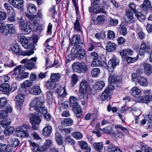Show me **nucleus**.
<instances>
[{
  "label": "nucleus",
  "mask_w": 152,
  "mask_h": 152,
  "mask_svg": "<svg viewBox=\"0 0 152 152\" xmlns=\"http://www.w3.org/2000/svg\"><path fill=\"white\" fill-rule=\"evenodd\" d=\"M30 128V126L26 124H24L22 126L18 127L16 129L17 135L22 137H28L29 134L27 129H29Z\"/></svg>",
  "instance_id": "obj_4"
},
{
  "label": "nucleus",
  "mask_w": 152,
  "mask_h": 152,
  "mask_svg": "<svg viewBox=\"0 0 152 152\" xmlns=\"http://www.w3.org/2000/svg\"><path fill=\"white\" fill-rule=\"evenodd\" d=\"M41 92L40 87L38 86H35L31 88L29 91V93L32 94L37 95Z\"/></svg>",
  "instance_id": "obj_17"
},
{
  "label": "nucleus",
  "mask_w": 152,
  "mask_h": 152,
  "mask_svg": "<svg viewBox=\"0 0 152 152\" xmlns=\"http://www.w3.org/2000/svg\"><path fill=\"white\" fill-rule=\"evenodd\" d=\"M106 17L104 15H98L96 20H93L94 23L95 24H100L104 23L105 21Z\"/></svg>",
  "instance_id": "obj_19"
},
{
  "label": "nucleus",
  "mask_w": 152,
  "mask_h": 152,
  "mask_svg": "<svg viewBox=\"0 0 152 152\" xmlns=\"http://www.w3.org/2000/svg\"><path fill=\"white\" fill-rule=\"evenodd\" d=\"M11 120L10 119H4L2 120L0 123L1 126L4 128H6L8 126L11 124Z\"/></svg>",
  "instance_id": "obj_38"
},
{
  "label": "nucleus",
  "mask_w": 152,
  "mask_h": 152,
  "mask_svg": "<svg viewBox=\"0 0 152 152\" xmlns=\"http://www.w3.org/2000/svg\"><path fill=\"white\" fill-rule=\"evenodd\" d=\"M52 131V128L51 126H45L42 129V133L43 135L45 137L49 136Z\"/></svg>",
  "instance_id": "obj_22"
},
{
  "label": "nucleus",
  "mask_w": 152,
  "mask_h": 152,
  "mask_svg": "<svg viewBox=\"0 0 152 152\" xmlns=\"http://www.w3.org/2000/svg\"><path fill=\"white\" fill-rule=\"evenodd\" d=\"M78 144L80 146L81 149L84 150V152H90L91 148L88 146L87 142L84 141H80L78 142Z\"/></svg>",
  "instance_id": "obj_16"
},
{
  "label": "nucleus",
  "mask_w": 152,
  "mask_h": 152,
  "mask_svg": "<svg viewBox=\"0 0 152 152\" xmlns=\"http://www.w3.org/2000/svg\"><path fill=\"white\" fill-rule=\"evenodd\" d=\"M18 37H20L19 41L24 48L26 49H31V50H29L28 52L30 53L31 51H33V50L34 48V46L32 43L30 37H26L24 36H21L20 35H19Z\"/></svg>",
  "instance_id": "obj_3"
},
{
  "label": "nucleus",
  "mask_w": 152,
  "mask_h": 152,
  "mask_svg": "<svg viewBox=\"0 0 152 152\" xmlns=\"http://www.w3.org/2000/svg\"><path fill=\"white\" fill-rule=\"evenodd\" d=\"M117 45L114 43L108 42L107 44L106 49L107 52H113L116 50Z\"/></svg>",
  "instance_id": "obj_25"
},
{
  "label": "nucleus",
  "mask_w": 152,
  "mask_h": 152,
  "mask_svg": "<svg viewBox=\"0 0 152 152\" xmlns=\"http://www.w3.org/2000/svg\"><path fill=\"white\" fill-rule=\"evenodd\" d=\"M133 51L131 49H127L121 50L120 51V53L124 59V57H126L127 56H131L133 54Z\"/></svg>",
  "instance_id": "obj_18"
},
{
  "label": "nucleus",
  "mask_w": 152,
  "mask_h": 152,
  "mask_svg": "<svg viewBox=\"0 0 152 152\" xmlns=\"http://www.w3.org/2000/svg\"><path fill=\"white\" fill-rule=\"evenodd\" d=\"M135 58H132L129 56H126V57H124L123 60L124 61H126L128 63H132L135 61L137 60Z\"/></svg>",
  "instance_id": "obj_53"
},
{
  "label": "nucleus",
  "mask_w": 152,
  "mask_h": 152,
  "mask_svg": "<svg viewBox=\"0 0 152 152\" xmlns=\"http://www.w3.org/2000/svg\"><path fill=\"white\" fill-rule=\"evenodd\" d=\"M71 42L72 44H75L81 43L80 35H77L74 36L72 39Z\"/></svg>",
  "instance_id": "obj_42"
},
{
  "label": "nucleus",
  "mask_w": 152,
  "mask_h": 152,
  "mask_svg": "<svg viewBox=\"0 0 152 152\" xmlns=\"http://www.w3.org/2000/svg\"><path fill=\"white\" fill-rule=\"evenodd\" d=\"M47 149V147L45 145H43L35 148L34 151L36 152H44Z\"/></svg>",
  "instance_id": "obj_55"
},
{
  "label": "nucleus",
  "mask_w": 152,
  "mask_h": 152,
  "mask_svg": "<svg viewBox=\"0 0 152 152\" xmlns=\"http://www.w3.org/2000/svg\"><path fill=\"white\" fill-rule=\"evenodd\" d=\"M144 93L145 95L140 97L138 99V101H140V102H141V99L140 98L142 97H148V98H151L152 97V95L151 94V91L150 90H145L144 92Z\"/></svg>",
  "instance_id": "obj_48"
},
{
  "label": "nucleus",
  "mask_w": 152,
  "mask_h": 152,
  "mask_svg": "<svg viewBox=\"0 0 152 152\" xmlns=\"http://www.w3.org/2000/svg\"><path fill=\"white\" fill-rule=\"evenodd\" d=\"M19 140L16 138L12 139L11 141L12 145L14 147L17 146L19 145Z\"/></svg>",
  "instance_id": "obj_63"
},
{
  "label": "nucleus",
  "mask_w": 152,
  "mask_h": 152,
  "mask_svg": "<svg viewBox=\"0 0 152 152\" xmlns=\"http://www.w3.org/2000/svg\"><path fill=\"white\" fill-rule=\"evenodd\" d=\"M4 6L5 9L7 10V12L10 14V13H12V12H13L12 7L8 3H4Z\"/></svg>",
  "instance_id": "obj_59"
},
{
  "label": "nucleus",
  "mask_w": 152,
  "mask_h": 152,
  "mask_svg": "<svg viewBox=\"0 0 152 152\" xmlns=\"http://www.w3.org/2000/svg\"><path fill=\"white\" fill-rule=\"evenodd\" d=\"M4 66L6 67H12L15 66L13 61L12 60H9L6 63L4 64Z\"/></svg>",
  "instance_id": "obj_62"
},
{
  "label": "nucleus",
  "mask_w": 152,
  "mask_h": 152,
  "mask_svg": "<svg viewBox=\"0 0 152 152\" xmlns=\"http://www.w3.org/2000/svg\"><path fill=\"white\" fill-rule=\"evenodd\" d=\"M15 107L17 109L20 110L24 102L25 97L24 94H18L15 97Z\"/></svg>",
  "instance_id": "obj_10"
},
{
  "label": "nucleus",
  "mask_w": 152,
  "mask_h": 152,
  "mask_svg": "<svg viewBox=\"0 0 152 152\" xmlns=\"http://www.w3.org/2000/svg\"><path fill=\"white\" fill-rule=\"evenodd\" d=\"M72 67L74 72L79 73H84L87 70L86 65L83 62L80 63L79 62H74L72 64Z\"/></svg>",
  "instance_id": "obj_6"
},
{
  "label": "nucleus",
  "mask_w": 152,
  "mask_h": 152,
  "mask_svg": "<svg viewBox=\"0 0 152 152\" xmlns=\"http://www.w3.org/2000/svg\"><path fill=\"white\" fill-rule=\"evenodd\" d=\"M77 99L75 97L71 96L69 98L70 105L72 106V107H75V106H77L78 103L76 102Z\"/></svg>",
  "instance_id": "obj_41"
},
{
  "label": "nucleus",
  "mask_w": 152,
  "mask_h": 152,
  "mask_svg": "<svg viewBox=\"0 0 152 152\" xmlns=\"http://www.w3.org/2000/svg\"><path fill=\"white\" fill-rule=\"evenodd\" d=\"M46 85L47 87L51 89L54 88L56 86V82L50 79L47 82Z\"/></svg>",
  "instance_id": "obj_37"
},
{
  "label": "nucleus",
  "mask_w": 152,
  "mask_h": 152,
  "mask_svg": "<svg viewBox=\"0 0 152 152\" xmlns=\"http://www.w3.org/2000/svg\"><path fill=\"white\" fill-rule=\"evenodd\" d=\"M88 87V84L87 81L85 80H82L81 82L80 85V90L84 91V92H86V89Z\"/></svg>",
  "instance_id": "obj_33"
},
{
  "label": "nucleus",
  "mask_w": 152,
  "mask_h": 152,
  "mask_svg": "<svg viewBox=\"0 0 152 152\" xmlns=\"http://www.w3.org/2000/svg\"><path fill=\"white\" fill-rule=\"evenodd\" d=\"M108 88H106L103 92L101 96V99L103 101L107 100L110 98L109 90Z\"/></svg>",
  "instance_id": "obj_31"
},
{
  "label": "nucleus",
  "mask_w": 152,
  "mask_h": 152,
  "mask_svg": "<svg viewBox=\"0 0 152 152\" xmlns=\"http://www.w3.org/2000/svg\"><path fill=\"white\" fill-rule=\"evenodd\" d=\"M4 35L8 36L9 34H13L15 32V27L12 24H6L3 30Z\"/></svg>",
  "instance_id": "obj_14"
},
{
  "label": "nucleus",
  "mask_w": 152,
  "mask_h": 152,
  "mask_svg": "<svg viewBox=\"0 0 152 152\" xmlns=\"http://www.w3.org/2000/svg\"><path fill=\"white\" fill-rule=\"evenodd\" d=\"M33 83L29 80L24 81L21 85V86L23 88L30 87L31 86Z\"/></svg>",
  "instance_id": "obj_40"
},
{
  "label": "nucleus",
  "mask_w": 152,
  "mask_h": 152,
  "mask_svg": "<svg viewBox=\"0 0 152 152\" xmlns=\"http://www.w3.org/2000/svg\"><path fill=\"white\" fill-rule=\"evenodd\" d=\"M94 149L98 152H100L103 149V144L102 142H95L93 145Z\"/></svg>",
  "instance_id": "obj_32"
},
{
  "label": "nucleus",
  "mask_w": 152,
  "mask_h": 152,
  "mask_svg": "<svg viewBox=\"0 0 152 152\" xmlns=\"http://www.w3.org/2000/svg\"><path fill=\"white\" fill-rule=\"evenodd\" d=\"M140 99H141L140 102L147 104L150 107H152V97L148 98V97H143Z\"/></svg>",
  "instance_id": "obj_30"
},
{
  "label": "nucleus",
  "mask_w": 152,
  "mask_h": 152,
  "mask_svg": "<svg viewBox=\"0 0 152 152\" xmlns=\"http://www.w3.org/2000/svg\"><path fill=\"white\" fill-rule=\"evenodd\" d=\"M88 9L91 15L101 13L105 14L107 12L103 7L101 4L91 6L89 7Z\"/></svg>",
  "instance_id": "obj_7"
},
{
  "label": "nucleus",
  "mask_w": 152,
  "mask_h": 152,
  "mask_svg": "<svg viewBox=\"0 0 152 152\" xmlns=\"http://www.w3.org/2000/svg\"><path fill=\"white\" fill-rule=\"evenodd\" d=\"M134 15L138 20L140 22L144 21L146 20V16L142 13L137 12H135Z\"/></svg>",
  "instance_id": "obj_29"
},
{
  "label": "nucleus",
  "mask_w": 152,
  "mask_h": 152,
  "mask_svg": "<svg viewBox=\"0 0 152 152\" xmlns=\"http://www.w3.org/2000/svg\"><path fill=\"white\" fill-rule=\"evenodd\" d=\"M27 7L28 11L31 13L33 14L37 11V7L33 4L29 3L27 4Z\"/></svg>",
  "instance_id": "obj_28"
},
{
  "label": "nucleus",
  "mask_w": 152,
  "mask_h": 152,
  "mask_svg": "<svg viewBox=\"0 0 152 152\" xmlns=\"http://www.w3.org/2000/svg\"><path fill=\"white\" fill-rule=\"evenodd\" d=\"M100 72V70L98 68L93 69L91 72V74L92 76L96 77L99 75Z\"/></svg>",
  "instance_id": "obj_54"
},
{
  "label": "nucleus",
  "mask_w": 152,
  "mask_h": 152,
  "mask_svg": "<svg viewBox=\"0 0 152 152\" xmlns=\"http://www.w3.org/2000/svg\"><path fill=\"white\" fill-rule=\"evenodd\" d=\"M7 99L4 97L0 98V108H2L6 105L7 104Z\"/></svg>",
  "instance_id": "obj_52"
},
{
  "label": "nucleus",
  "mask_w": 152,
  "mask_h": 152,
  "mask_svg": "<svg viewBox=\"0 0 152 152\" xmlns=\"http://www.w3.org/2000/svg\"><path fill=\"white\" fill-rule=\"evenodd\" d=\"M118 20L111 18H110L109 22V24L110 26H116L118 24Z\"/></svg>",
  "instance_id": "obj_61"
},
{
  "label": "nucleus",
  "mask_w": 152,
  "mask_h": 152,
  "mask_svg": "<svg viewBox=\"0 0 152 152\" xmlns=\"http://www.w3.org/2000/svg\"><path fill=\"white\" fill-rule=\"evenodd\" d=\"M104 86L105 83L104 81H99L96 83L95 87L98 90H101Z\"/></svg>",
  "instance_id": "obj_43"
},
{
  "label": "nucleus",
  "mask_w": 152,
  "mask_h": 152,
  "mask_svg": "<svg viewBox=\"0 0 152 152\" xmlns=\"http://www.w3.org/2000/svg\"><path fill=\"white\" fill-rule=\"evenodd\" d=\"M118 30L121 34L125 36L127 33L126 25L124 23H121L120 26L118 27Z\"/></svg>",
  "instance_id": "obj_27"
},
{
  "label": "nucleus",
  "mask_w": 152,
  "mask_h": 152,
  "mask_svg": "<svg viewBox=\"0 0 152 152\" xmlns=\"http://www.w3.org/2000/svg\"><path fill=\"white\" fill-rule=\"evenodd\" d=\"M72 136L77 140H80L83 137L82 134L80 132H73Z\"/></svg>",
  "instance_id": "obj_51"
},
{
  "label": "nucleus",
  "mask_w": 152,
  "mask_h": 152,
  "mask_svg": "<svg viewBox=\"0 0 152 152\" xmlns=\"http://www.w3.org/2000/svg\"><path fill=\"white\" fill-rule=\"evenodd\" d=\"M108 79L109 84L113 83L114 85H118L121 80V77L120 76L114 75L113 72L109 73V77Z\"/></svg>",
  "instance_id": "obj_11"
},
{
  "label": "nucleus",
  "mask_w": 152,
  "mask_h": 152,
  "mask_svg": "<svg viewBox=\"0 0 152 152\" xmlns=\"http://www.w3.org/2000/svg\"><path fill=\"white\" fill-rule=\"evenodd\" d=\"M0 146V148L4 152H7L11 149L10 146L3 144H1Z\"/></svg>",
  "instance_id": "obj_49"
},
{
  "label": "nucleus",
  "mask_w": 152,
  "mask_h": 152,
  "mask_svg": "<svg viewBox=\"0 0 152 152\" xmlns=\"http://www.w3.org/2000/svg\"><path fill=\"white\" fill-rule=\"evenodd\" d=\"M137 82L141 86H146L148 84L147 79L145 78L142 77H139L137 78Z\"/></svg>",
  "instance_id": "obj_24"
},
{
  "label": "nucleus",
  "mask_w": 152,
  "mask_h": 152,
  "mask_svg": "<svg viewBox=\"0 0 152 152\" xmlns=\"http://www.w3.org/2000/svg\"><path fill=\"white\" fill-rule=\"evenodd\" d=\"M53 92L49 91L47 92V100L48 102H52L53 100Z\"/></svg>",
  "instance_id": "obj_56"
},
{
  "label": "nucleus",
  "mask_w": 152,
  "mask_h": 152,
  "mask_svg": "<svg viewBox=\"0 0 152 152\" xmlns=\"http://www.w3.org/2000/svg\"><path fill=\"white\" fill-rule=\"evenodd\" d=\"M10 48L14 54H15L17 55L30 56L34 53V51H31L30 53L28 52H25L23 51L22 50L20 49L18 44L15 43L11 45Z\"/></svg>",
  "instance_id": "obj_5"
},
{
  "label": "nucleus",
  "mask_w": 152,
  "mask_h": 152,
  "mask_svg": "<svg viewBox=\"0 0 152 152\" xmlns=\"http://www.w3.org/2000/svg\"><path fill=\"white\" fill-rule=\"evenodd\" d=\"M72 109L75 113L76 116L78 118H80L82 113L81 107L78 104L77 106L72 107Z\"/></svg>",
  "instance_id": "obj_26"
},
{
  "label": "nucleus",
  "mask_w": 152,
  "mask_h": 152,
  "mask_svg": "<svg viewBox=\"0 0 152 152\" xmlns=\"http://www.w3.org/2000/svg\"><path fill=\"white\" fill-rule=\"evenodd\" d=\"M31 123L33 124H39L41 122L40 117L39 115L37 114L33 115L30 118Z\"/></svg>",
  "instance_id": "obj_21"
},
{
  "label": "nucleus",
  "mask_w": 152,
  "mask_h": 152,
  "mask_svg": "<svg viewBox=\"0 0 152 152\" xmlns=\"http://www.w3.org/2000/svg\"><path fill=\"white\" fill-rule=\"evenodd\" d=\"M112 130V128L110 126H108L105 127V128L102 129L101 131L103 132L104 133L109 134Z\"/></svg>",
  "instance_id": "obj_64"
},
{
  "label": "nucleus",
  "mask_w": 152,
  "mask_h": 152,
  "mask_svg": "<svg viewBox=\"0 0 152 152\" xmlns=\"http://www.w3.org/2000/svg\"><path fill=\"white\" fill-rule=\"evenodd\" d=\"M55 139L58 145H60L63 143V140L62 137L60 134L58 132L55 133Z\"/></svg>",
  "instance_id": "obj_36"
},
{
  "label": "nucleus",
  "mask_w": 152,
  "mask_h": 152,
  "mask_svg": "<svg viewBox=\"0 0 152 152\" xmlns=\"http://www.w3.org/2000/svg\"><path fill=\"white\" fill-rule=\"evenodd\" d=\"M143 5H144L148 9L149 11L152 10V7L151 5V2L149 0H145L143 3Z\"/></svg>",
  "instance_id": "obj_57"
},
{
  "label": "nucleus",
  "mask_w": 152,
  "mask_h": 152,
  "mask_svg": "<svg viewBox=\"0 0 152 152\" xmlns=\"http://www.w3.org/2000/svg\"><path fill=\"white\" fill-rule=\"evenodd\" d=\"M130 93L133 96L135 97H138L141 94L140 90L136 87H134L131 89Z\"/></svg>",
  "instance_id": "obj_23"
},
{
  "label": "nucleus",
  "mask_w": 152,
  "mask_h": 152,
  "mask_svg": "<svg viewBox=\"0 0 152 152\" xmlns=\"http://www.w3.org/2000/svg\"><path fill=\"white\" fill-rule=\"evenodd\" d=\"M11 90L12 88L8 83H3L0 86V91L6 94H8Z\"/></svg>",
  "instance_id": "obj_15"
},
{
  "label": "nucleus",
  "mask_w": 152,
  "mask_h": 152,
  "mask_svg": "<svg viewBox=\"0 0 152 152\" xmlns=\"http://www.w3.org/2000/svg\"><path fill=\"white\" fill-rule=\"evenodd\" d=\"M145 73L147 75L152 73V65L148 63H144L143 64Z\"/></svg>",
  "instance_id": "obj_20"
},
{
  "label": "nucleus",
  "mask_w": 152,
  "mask_h": 152,
  "mask_svg": "<svg viewBox=\"0 0 152 152\" xmlns=\"http://www.w3.org/2000/svg\"><path fill=\"white\" fill-rule=\"evenodd\" d=\"M45 103L44 97L40 96L34 98L29 104L31 107L41 113H46V108L44 107Z\"/></svg>",
  "instance_id": "obj_1"
},
{
  "label": "nucleus",
  "mask_w": 152,
  "mask_h": 152,
  "mask_svg": "<svg viewBox=\"0 0 152 152\" xmlns=\"http://www.w3.org/2000/svg\"><path fill=\"white\" fill-rule=\"evenodd\" d=\"M76 51L75 56L79 60L83 58L85 55V52L82 47L80 45H77L76 47Z\"/></svg>",
  "instance_id": "obj_12"
},
{
  "label": "nucleus",
  "mask_w": 152,
  "mask_h": 152,
  "mask_svg": "<svg viewBox=\"0 0 152 152\" xmlns=\"http://www.w3.org/2000/svg\"><path fill=\"white\" fill-rule=\"evenodd\" d=\"M18 22L21 31L24 34H28L31 32L32 29L31 26L28 23H25L24 20L20 18Z\"/></svg>",
  "instance_id": "obj_8"
},
{
  "label": "nucleus",
  "mask_w": 152,
  "mask_h": 152,
  "mask_svg": "<svg viewBox=\"0 0 152 152\" xmlns=\"http://www.w3.org/2000/svg\"><path fill=\"white\" fill-rule=\"evenodd\" d=\"M105 33L104 31L97 33L95 35V37L98 39H104L105 38Z\"/></svg>",
  "instance_id": "obj_45"
},
{
  "label": "nucleus",
  "mask_w": 152,
  "mask_h": 152,
  "mask_svg": "<svg viewBox=\"0 0 152 152\" xmlns=\"http://www.w3.org/2000/svg\"><path fill=\"white\" fill-rule=\"evenodd\" d=\"M35 66V64L34 62L29 61L28 63L24 65V67L26 69L31 70L34 68Z\"/></svg>",
  "instance_id": "obj_47"
},
{
  "label": "nucleus",
  "mask_w": 152,
  "mask_h": 152,
  "mask_svg": "<svg viewBox=\"0 0 152 152\" xmlns=\"http://www.w3.org/2000/svg\"><path fill=\"white\" fill-rule=\"evenodd\" d=\"M61 77V76L58 73H53L51 74L50 79L54 82H57L58 81Z\"/></svg>",
  "instance_id": "obj_34"
},
{
  "label": "nucleus",
  "mask_w": 152,
  "mask_h": 152,
  "mask_svg": "<svg viewBox=\"0 0 152 152\" xmlns=\"http://www.w3.org/2000/svg\"><path fill=\"white\" fill-rule=\"evenodd\" d=\"M73 123V121L71 118H67L64 119L61 121L62 125L65 126L71 125Z\"/></svg>",
  "instance_id": "obj_39"
},
{
  "label": "nucleus",
  "mask_w": 152,
  "mask_h": 152,
  "mask_svg": "<svg viewBox=\"0 0 152 152\" xmlns=\"http://www.w3.org/2000/svg\"><path fill=\"white\" fill-rule=\"evenodd\" d=\"M152 50V46L148 43L143 42L142 43L139 54L141 56L144 55L145 52L151 53Z\"/></svg>",
  "instance_id": "obj_9"
},
{
  "label": "nucleus",
  "mask_w": 152,
  "mask_h": 152,
  "mask_svg": "<svg viewBox=\"0 0 152 152\" xmlns=\"http://www.w3.org/2000/svg\"><path fill=\"white\" fill-rule=\"evenodd\" d=\"M63 92V93L61 94H60L61 97H65L66 95V92L65 89V87H61L60 88L58 89L56 92L58 93H60L61 92Z\"/></svg>",
  "instance_id": "obj_50"
},
{
  "label": "nucleus",
  "mask_w": 152,
  "mask_h": 152,
  "mask_svg": "<svg viewBox=\"0 0 152 152\" xmlns=\"http://www.w3.org/2000/svg\"><path fill=\"white\" fill-rule=\"evenodd\" d=\"M65 141L66 142L69 143L71 145H73L75 143V140L71 138L70 136H67L65 138Z\"/></svg>",
  "instance_id": "obj_58"
},
{
  "label": "nucleus",
  "mask_w": 152,
  "mask_h": 152,
  "mask_svg": "<svg viewBox=\"0 0 152 152\" xmlns=\"http://www.w3.org/2000/svg\"><path fill=\"white\" fill-rule=\"evenodd\" d=\"M84 90L82 91L80 90V91L77 93V95L78 97V99H80V100L84 99L87 97L86 96V93L84 92Z\"/></svg>",
  "instance_id": "obj_46"
},
{
  "label": "nucleus",
  "mask_w": 152,
  "mask_h": 152,
  "mask_svg": "<svg viewBox=\"0 0 152 152\" xmlns=\"http://www.w3.org/2000/svg\"><path fill=\"white\" fill-rule=\"evenodd\" d=\"M129 8L131 9H128L126 10V15L124 18L125 21L127 23H131L133 22L134 21L133 18V12L137 11L136 10V5L134 3L131 2L129 5Z\"/></svg>",
  "instance_id": "obj_2"
},
{
  "label": "nucleus",
  "mask_w": 152,
  "mask_h": 152,
  "mask_svg": "<svg viewBox=\"0 0 152 152\" xmlns=\"http://www.w3.org/2000/svg\"><path fill=\"white\" fill-rule=\"evenodd\" d=\"M74 29L78 31H81L80 26L79 23V19L77 18L76 20L74 23Z\"/></svg>",
  "instance_id": "obj_44"
},
{
  "label": "nucleus",
  "mask_w": 152,
  "mask_h": 152,
  "mask_svg": "<svg viewBox=\"0 0 152 152\" xmlns=\"http://www.w3.org/2000/svg\"><path fill=\"white\" fill-rule=\"evenodd\" d=\"M14 130V128L13 126H9L5 129L4 131V133L6 136H10L13 132Z\"/></svg>",
  "instance_id": "obj_35"
},
{
  "label": "nucleus",
  "mask_w": 152,
  "mask_h": 152,
  "mask_svg": "<svg viewBox=\"0 0 152 152\" xmlns=\"http://www.w3.org/2000/svg\"><path fill=\"white\" fill-rule=\"evenodd\" d=\"M119 62L118 60L115 58H113L108 61L107 67L110 72H113L114 68L118 65Z\"/></svg>",
  "instance_id": "obj_13"
},
{
  "label": "nucleus",
  "mask_w": 152,
  "mask_h": 152,
  "mask_svg": "<svg viewBox=\"0 0 152 152\" xmlns=\"http://www.w3.org/2000/svg\"><path fill=\"white\" fill-rule=\"evenodd\" d=\"M115 37V34L114 32L110 30L107 31V37L110 39H113Z\"/></svg>",
  "instance_id": "obj_60"
}]
</instances>
